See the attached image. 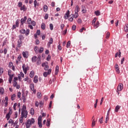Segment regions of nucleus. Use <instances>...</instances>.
Listing matches in <instances>:
<instances>
[{"label":"nucleus","mask_w":128,"mask_h":128,"mask_svg":"<svg viewBox=\"0 0 128 128\" xmlns=\"http://www.w3.org/2000/svg\"><path fill=\"white\" fill-rule=\"evenodd\" d=\"M12 114V109H10V108L9 112L7 114L11 116Z\"/></svg>","instance_id":"nucleus-50"},{"label":"nucleus","mask_w":128,"mask_h":128,"mask_svg":"<svg viewBox=\"0 0 128 128\" xmlns=\"http://www.w3.org/2000/svg\"><path fill=\"white\" fill-rule=\"evenodd\" d=\"M8 124H14V120L12 119H10V120L8 122Z\"/></svg>","instance_id":"nucleus-47"},{"label":"nucleus","mask_w":128,"mask_h":128,"mask_svg":"<svg viewBox=\"0 0 128 128\" xmlns=\"http://www.w3.org/2000/svg\"><path fill=\"white\" fill-rule=\"evenodd\" d=\"M64 24H60V28L62 30H64Z\"/></svg>","instance_id":"nucleus-62"},{"label":"nucleus","mask_w":128,"mask_h":128,"mask_svg":"<svg viewBox=\"0 0 128 128\" xmlns=\"http://www.w3.org/2000/svg\"><path fill=\"white\" fill-rule=\"evenodd\" d=\"M37 98H42V93L41 92H38L37 93Z\"/></svg>","instance_id":"nucleus-29"},{"label":"nucleus","mask_w":128,"mask_h":128,"mask_svg":"<svg viewBox=\"0 0 128 128\" xmlns=\"http://www.w3.org/2000/svg\"><path fill=\"white\" fill-rule=\"evenodd\" d=\"M46 124L47 126H50V122L48 120H47Z\"/></svg>","instance_id":"nucleus-57"},{"label":"nucleus","mask_w":128,"mask_h":128,"mask_svg":"<svg viewBox=\"0 0 128 128\" xmlns=\"http://www.w3.org/2000/svg\"><path fill=\"white\" fill-rule=\"evenodd\" d=\"M6 118H7V120H10V115L9 114H6Z\"/></svg>","instance_id":"nucleus-34"},{"label":"nucleus","mask_w":128,"mask_h":128,"mask_svg":"<svg viewBox=\"0 0 128 128\" xmlns=\"http://www.w3.org/2000/svg\"><path fill=\"white\" fill-rule=\"evenodd\" d=\"M58 70H59V68L58 66H56V70H55V71H56L55 74H58Z\"/></svg>","instance_id":"nucleus-21"},{"label":"nucleus","mask_w":128,"mask_h":128,"mask_svg":"<svg viewBox=\"0 0 128 128\" xmlns=\"http://www.w3.org/2000/svg\"><path fill=\"white\" fill-rule=\"evenodd\" d=\"M22 98L23 100V102H26V96H24V94H22Z\"/></svg>","instance_id":"nucleus-10"},{"label":"nucleus","mask_w":128,"mask_h":128,"mask_svg":"<svg viewBox=\"0 0 128 128\" xmlns=\"http://www.w3.org/2000/svg\"><path fill=\"white\" fill-rule=\"evenodd\" d=\"M54 42V40L52 38H50V42L48 43V46H50V44Z\"/></svg>","instance_id":"nucleus-8"},{"label":"nucleus","mask_w":128,"mask_h":128,"mask_svg":"<svg viewBox=\"0 0 128 128\" xmlns=\"http://www.w3.org/2000/svg\"><path fill=\"white\" fill-rule=\"evenodd\" d=\"M70 41H68V42L66 44V48H70Z\"/></svg>","instance_id":"nucleus-40"},{"label":"nucleus","mask_w":128,"mask_h":128,"mask_svg":"<svg viewBox=\"0 0 128 128\" xmlns=\"http://www.w3.org/2000/svg\"><path fill=\"white\" fill-rule=\"evenodd\" d=\"M50 30H54V25L52 24H50Z\"/></svg>","instance_id":"nucleus-36"},{"label":"nucleus","mask_w":128,"mask_h":128,"mask_svg":"<svg viewBox=\"0 0 128 128\" xmlns=\"http://www.w3.org/2000/svg\"><path fill=\"white\" fill-rule=\"evenodd\" d=\"M20 10H24V12H26V8L24 5H23L22 6H20Z\"/></svg>","instance_id":"nucleus-13"},{"label":"nucleus","mask_w":128,"mask_h":128,"mask_svg":"<svg viewBox=\"0 0 128 128\" xmlns=\"http://www.w3.org/2000/svg\"><path fill=\"white\" fill-rule=\"evenodd\" d=\"M18 48H20V46H22V40H18Z\"/></svg>","instance_id":"nucleus-18"},{"label":"nucleus","mask_w":128,"mask_h":128,"mask_svg":"<svg viewBox=\"0 0 128 128\" xmlns=\"http://www.w3.org/2000/svg\"><path fill=\"white\" fill-rule=\"evenodd\" d=\"M42 52H44V48H42V47H40L38 52H39L40 54H42Z\"/></svg>","instance_id":"nucleus-33"},{"label":"nucleus","mask_w":128,"mask_h":128,"mask_svg":"<svg viewBox=\"0 0 128 128\" xmlns=\"http://www.w3.org/2000/svg\"><path fill=\"white\" fill-rule=\"evenodd\" d=\"M30 122H31V124H32L34 123V118H32L31 120H30Z\"/></svg>","instance_id":"nucleus-52"},{"label":"nucleus","mask_w":128,"mask_h":128,"mask_svg":"<svg viewBox=\"0 0 128 128\" xmlns=\"http://www.w3.org/2000/svg\"><path fill=\"white\" fill-rule=\"evenodd\" d=\"M42 64V61L40 60V58L36 62L37 66H39V64Z\"/></svg>","instance_id":"nucleus-28"},{"label":"nucleus","mask_w":128,"mask_h":128,"mask_svg":"<svg viewBox=\"0 0 128 128\" xmlns=\"http://www.w3.org/2000/svg\"><path fill=\"white\" fill-rule=\"evenodd\" d=\"M70 18H69L70 22H72L74 20V14H72L70 15Z\"/></svg>","instance_id":"nucleus-12"},{"label":"nucleus","mask_w":128,"mask_h":128,"mask_svg":"<svg viewBox=\"0 0 128 128\" xmlns=\"http://www.w3.org/2000/svg\"><path fill=\"white\" fill-rule=\"evenodd\" d=\"M3 72H4V69L0 68V76H2Z\"/></svg>","instance_id":"nucleus-56"},{"label":"nucleus","mask_w":128,"mask_h":128,"mask_svg":"<svg viewBox=\"0 0 128 128\" xmlns=\"http://www.w3.org/2000/svg\"><path fill=\"white\" fill-rule=\"evenodd\" d=\"M123 86H124V84H122V83L119 84L118 86L116 92H122V88H124Z\"/></svg>","instance_id":"nucleus-4"},{"label":"nucleus","mask_w":128,"mask_h":128,"mask_svg":"<svg viewBox=\"0 0 128 128\" xmlns=\"http://www.w3.org/2000/svg\"><path fill=\"white\" fill-rule=\"evenodd\" d=\"M38 82V76H36L34 77V82L35 84H36V82Z\"/></svg>","instance_id":"nucleus-14"},{"label":"nucleus","mask_w":128,"mask_h":128,"mask_svg":"<svg viewBox=\"0 0 128 128\" xmlns=\"http://www.w3.org/2000/svg\"><path fill=\"white\" fill-rule=\"evenodd\" d=\"M4 88H0V94H4Z\"/></svg>","instance_id":"nucleus-41"},{"label":"nucleus","mask_w":128,"mask_h":128,"mask_svg":"<svg viewBox=\"0 0 128 128\" xmlns=\"http://www.w3.org/2000/svg\"><path fill=\"white\" fill-rule=\"evenodd\" d=\"M76 25H73L72 26V30H76Z\"/></svg>","instance_id":"nucleus-54"},{"label":"nucleus","mask_w":128,"mask_h":128,"mask_svg":"<svg viewBox=\"0 0 128 128\" xmlns=\"http://www.w3.org/2000/svg\"><path fill=\"white\" fill-rule=\"evenodd\" d=\"M16 106H18V104L16 103H15L14 104V110H16Z\"/></svg>","instance_id":"nucleus-44"},{"label":"nucleus","mask_w":128,"mask_h":128,"mask_svg":"<svg viewBox=\"0 0 128 128\" xmlns=\"http://www.w3.org/2000/svg\"><path fill=\"white\" fill-rule=\"evenodd\" d=\"M21 28L22 30H20V32L21 34H25L26 36L30 34V30L28 29L26 30L22 29V28Z\"/></svg>","instance_id":"nucleus-1"},{"label":"nucleus","mask_w":128,"mask_h":128,"mask_svg":"<svg viewBox=\"0 0 128 128\" xmlns=\"http://www.w3.org/2000/svg\"><path fill=\"white\" fill-rule=\"evenodd\" d=\"M78 16V12H76L74 14V18H76Z\"/></svg>","instance_id":"nucleus-43"},{"label":"nucleus","mask_w":128,"mask_h":128,"mask_svg":"<svg viewBox=\"0 0 128 128\" xmlns=\"http://www.w3.org/2000/svg\"><path fill=\"white\" fill-rule=\"evenodd\" d=\"M26 20H28V18L25 16L24 18H22L20 20V28H24V22H26Z\"/></svg>","instance_id":"nucleus-2"},{"label":"nucleus","mask_w":128,"mask_h":128,"mask_svg":"<svg viewBox=\"0 0 128 128\" xmlns=\"http://www.w3.org/2000/svg\"><path fill=\"white\" fill-rule=\"evenodd\" d=\"M32 123L30 122V120H28L26 122V128H28L30 126Z\"/></svg>","instance_id":"nucleus-6"},{"label":"nucleus","mask_w":128,"mask_h":128,"mask_svg":"<svg viewBox=\"0 0 128 128\" xmlns=\"http://www.w3.org/2000/svg\"><path fill=\"white\" fill-rule=\"evenodd\" d=\"M41 28L42 30H46V24H44V23L42 24Z\"/></svg>","instance_id":"nucleus-30"},{"label":"nucleus","mask_w":128,"mask_h":128,"mask_svg":"<svg viewBox=\"0 0 128 128\" xmlns=\"http://www.w3.org/2000/svg\"><path fill=\"white\" fill-rule=\"evenodd\" d=\"M108 113L107 114V115H106V121H105L106 124H108Z\"/></svg>","instance_id":"nucleus-35"},{"label":"nucleus","mask_w":128,"mask_h":128,"mask_svg":"<svg viewBox=\"0 0 128 128\" xmlns=\"http://www.w3.org/2000/svg\"><path fill=\"white\" fill-rule=\"evenodd\" d=\"M68 16H70V10H68L65 14V16H64V18L65 20H68Z\"/></svg>","instance_id":"nucleus-7"},{"label":"nucleus","mask_w":128,"mask_h":128,"mask_svg":"<svg viewBox=\"0 0 128 128\" xmlns=\"http://www.w3.org/2000/svg\"><path fill=\"white\" fill-rule=\"evenodd\" d=\"M26 106L24 105H23L22 108V113L21 114H24V112L26 111Z\"/></svg>","instance_id":"nucleus-5"},{"label":"nucleus","mask_w":128,"mask_h":128,"mask_svg":"<svg viewBox=\"0 0 128 128\" xmlns=\"http://www.w3.org/2000/svg\"><path fill=\"white\" fill-rule=\"evenodd\" d=\"M94 14L97 16H100V12L98 10L96 11Z\"/></svg>","instance_id":"nucleus-32"},{"label":"nucleus","mask_w":128,"mask_h":128,"mask_svg":"<svg viewBox=\"0 0 128 128\" xmlns=\"http://www.w3.org/2000/svg\"><path fill=\"white\" fill-rule=\"evenodd\" d=\"M66 32H68V29H66L63 32L62 34L64 36L66 34Z\"/></svg>","instance_id":"nucleus-55"},{"label":"nucleus","mask_w":128,"mask_h":128,"mask_svg":"<svg viewBox=\"0 0 128 128\" xmlns=\"http://www.w3.org/2000/svg\"><path fill=\"white\" fill-rule=\"evenodd\" d=\"M34 71H31L30 74V78H34Z\"/></svg>","instance_id":"nucleus-16"},{"label":"nucleus","mask_w":128,"mask_h":128,"mask_svg":"<svg viewBox=\"0 0 128 128\" xmlns=\"http://www.w3.org/2000/svg\"><path fill=\"white\" fill-rule=\"evenodd\" d=\"M98 26H100V22L98 21L96 23V24L94 26V28H98Z\"/></svg>","instance_id":"nucleus-23"},{"label":"nucleus","mask_w":128,"mask_h":128,"mask_svg":"<svg viewBox=\"0 0 128 128\" xmlns=\"http://www.w3.org/2000/svg\"><path fill=\"white\" fill-rule=\"evenodd\" d=\"M31 24L33 26H36V22L34 20L31 21Z\"/></svg>","instance_id":"nucleus-49"},{"label":"nucleus","mask_w":128,"mask_h":128,"mask_svg":"<svg viewBox=\"0 0 128 128\" xmlns=\"http://www.w3.org/2000/svg\"><path fill=\"white\" fill-rule=\"evenodd\" d=\"M80 12V8L78 7V6H76V9H75V12Z\"/></svg>","instance_id":"nucleus-22"},{"label":"nucleus","mask_w":128,"mask_h":128,"mask_svg":"<svg viewBox=\"0 0 128 128\" xmlns=\"http://www.w3.org/2000/svg\"><path fill=\"white\" fill-rule=\"evenodd\" d=\"M22 114V116L20 118V124H22V122H24V114Z\"/></svg>","instance_id":"nucleus-11"},{"label":"nucleus","mask_w":128,"mask_h":128,"mask_svg":"<svg viewBox=\"0 0 128 128\" xmlns=\"http://www.w3.org/2000/svg\"><path fill=\"white\" fill-rule=\"evenodd\" d=\"M96 124V120H93L92 122V128H94Z\"/></svg>","instance_id":"nucleus-46"},{"label":"nucleus","mask_w":128,"mask_h":128,"mask_svg":"<svg viewBox=\"0 0 128 128\" xmlns=\"http://www.w3.org/2000/svg\"><path fill=\"white\" fill-rule=\"evenodd\" d=\"M30 88L32 90H34V86L32 84H30Z\"/></svg>","instance_id":"nucleus-38"},{"label":"nucleus","mask_w":128,"mask_h":128,"mask_svg":"<svg viewBox=\"0 0 128 128\" xmlns=\"http://www.w3.org/2000/svg\"><path fill=\"white\" fill-rule=\"evenodd\" d=\"M22 68L24 74H26V72H28V66H26V64H24L22 66Z\"/></svg>","instance_id":"nucleus-3"},{"label":"nucleus","mask_w":128,"mask_h":128,"mask_svg":"<svg viewBox=\"0 0 128 128\" xmlns=\"http://www.w3.org/2000/svg\"><path fill=\"white\" fill-rule=\"evenodd\" d=\"M14 116H15V118H18V112H14Z\"/></svg>","instance_id":"nucleus-64"},{"label":"nucleus","mask_w":128,"mask_h":128,"mask_svg":"<svg viewBox=\"0 0 128 128\" xmlns=\"http://www.w3.org/2000/svg\"><path fill=\"white\" fill-rule=\"evenodd\" d=\"M124 32H128V24H126L125 25V26L124 27Z\"/></svg>","instance_id":"nucleus-19"},{"label":"nucleus","mask_w":128,"mask_h":128,"mask_svg":"<svg viewBox=\"0 0 128 128\" xmlns=\"http://www.w3.org/2000/svg\"><path fill=\"white\" fill-rule=\"evenodd\" d=\"M38 125L39 128H42V122H38Z\"/></svg>","instance_id":"nucleus-37"},{"label":"nucleus","mask_w":128,"mask_h":128,"mask_svg":"<svg viewBox=\"0 0 128 128\" xmlns=\"http://www.w3.org/2000/svg\"><path fill=\"white\" fill-rule=\"evenodd\" d=\"M40 104V103L36 101L35 102V106H38V105Z\"/></svg>","instance_id":"nucleus-60"},{"label":"nucleus","mask_w":128,"mask_h":128,"mask_svg":"<svg viewBox=\"0 0 128 128\" xmlns=\"http://www.w3.org/2000/svg\"><path fill=\"white\" fill-rule=\"evenodd\" d=\"M42 116H39L38 118V122H42Z\"/></svg>","instance_id":"nucleus-59"},{"label":"nucleus","mask_w":128,"mask_h":128,"mask_svg":"<svg viewBox=\"0 0 128 128\" xmlns=\"http://www.w3.org/2000/svg\"><path fill=\"white\" fill-rule=\"evenodd\" d=\"M21 94H22L20 92H18L17 96L18 98H20Z\"/></svg>","instance_id":"nucleus-51"},{"label":"nucleus","mask_w":128,"mask_h":128,"mask_svg":"<svg viewBox=\"0 0 128 128\" xmlns=\"http://www.w3.org/2000/svg\"><path fill=\"white\" fill-rule=\"evenodd\" d=\"M48 14H46L44 16V19L45 20H48Z\"/></svg>","instance_id":"nucleus-61"},{"label":"nucleus","mask_w":128,"mask_h":128,"mask_svg":"<svg viewBox=\"0 0 128 128\" xmlns=\"http://www.w3.org/2000/svg\"><path fill=\"white\" fill-rule=\"evenodd\" d=\"M36 6H38V3L36 0H35L34 1V8H36Z\"/></svg>","instance_id":"nucleus-27"},{"label":"nucleus","mask_w":128,"mask_h":128,"mask_svg":"<svg viewBox=\"0 0 128 128\" xmlns=\"http://www.w3.org/2000/svg\"><path fill=\"white\" fill-rule=\"evenodd\" d=\"M22 54L24 56V58H28V52H22Z\"/></svg>","instance_id":"nucleus-9"},{"label":"nucleus","mask_w":128,"mask_h":128,"mask_svg":"<svg viewBox=\"0 0 128 128\" xmlns=\"http://www.w3.org/2000/svg\"><path fill=\"white\" fill-rule=\"evenodd\" d=\"M8 76H14L13 74L12 75V70H8Z\"/></svg>","instance_id":"nucleus-42"},{"label":"nucleus","mask_w":128,"mask_h":128,"mask_svg":"<svg viewBox=\"0 0 128 128\" xmlns=\"http://www.w3.org/2000/svg\"><path fill=\"white\" fill-rule=\"evenodd\" d=\"M45 70H48V66L46 65L44 67Z\"/></svg>","instance_id":"nucleus-63"},{"label":"nucleus","mask_w":128,"mask_h":128,"mask_svg":"<svg viewBox=\"0 0 128 128\" xmlns=\"http://www.w3.org/2000/svg\"><path fill=\"white\" fill-rule=\"evenodd\" d=\"M16 94H13L12 96H11V100H16Z\"/></svg>","instance_id":"nucleus-26"},{"label":"nucleus","mask_w":128,"mask_h":128,"mask_svg":"<svg viewBox=\"0 0 128 128\" xmlns=\"http://www.w3.org/2000/svg\"><path fill=\"white\" fill-rule=\"evenodd\" d=\"M44 12H46L48 10V6H46V5H44Z\"/></svg>","instance_id":"nucleus-39"},{"label":"nucleus","mask_w":128,"mask_h":128,"mask_svg":"<svg viewBox=\"0 0 128 128\" xmlns=\"http://www.w3.org/2000/svg\"><path fill=\"white\" fill-rule=\"evenodd\" d=\"M18 6L19 8H21V6H22V2H18Z\"/></svg>","instance_id":"nucleus-48"},{"label":"nucleus","mask_w":128,"mask_h":128,"mask_svg":"<svg viewBox=\"0 0 128 128\" xmlns=\"http://www.w3.org/2000/svg\"><path fill=\"white\" fill-rule=\"evenodd\" d=\"M48 72H44L43 74L45 78H46V76H48Z\"/></svg>","instance_id":"nucleus-45"},{"label":"nucleus","mask_w":128,"mask_h":128,"mask_svg":"<svg viewBox=\"0 0 128 128\" xmlns=\"http://www.w3.org/2000/svg\"><path fill=\"white\" fill-rule=\"evenodd\" d=\"M96 22V18H94L92 21V24H95Z\"/></svg>","instance_id":"nucleus-58"},{"label":"nucleus","mask_w":128,"mask_h":128,"mask_svg":"<svg viewBox=\"0 0 128 128\" xmlns=\"http://www.w3.org/2000/svg\"><path fill=\"white\" fill-rule=\"evenodd\" d=\"M110 32H108L106 34V38H110Z\"/></svg>","instance_id":"nucleus-53"},{"label":"nucleus","mask_w":128,"mask_h":128,"mask_svg":"<svg viewBox=\"0 0 128 128\" xmlns=\"http://www.w3.org/2000/svg\"><path fill=\"white\" fill-rule=\"evenodd\" d=\"M120 106L118 105H117L115 108L116 112H118V110H120Z\"/></svg>","instance_id":"nucleus-17"},{"label":"nucleus","mask_w":128,"mask_h":128,"mask_svg":"<svg viewBox=\"0 0 128 128\" xmlns=\"http://www.w3.org/2000/svg\"><path fill=\"white\" fill-rule=\"evenodd\" d=\"M38 47L37 46H36L34 48V50L35 51L36 53V54L37 52H38Z\"/></svg>","instance_id":"nucleus-31"},{"label":"nucleus","mask_w":128,"mask_h":128,"mask_svg":"<svg viewBox=\"0 0 128 128\" xmlns=\"http://www.w3.org/2000/svg\"><path fill=\"white\" fill-rule=\"evenodd\" d=\"M10 78H9V82L10 84H12V78H14V75H12L11 76H9Z\"/></svg>","instance_id":"nucleus-25"},{"label":"nucleus","mask_w":128,"mask_h":128,"mask_svg":"<svg viewBox=\"0 0 128 128\" xmlns=\"http://www.w3.org/2000/svg\"><path fill=\"white\" fill-rule=\"evenodd\" d=\"M30 114L32 116H34V108H32L30 109Z\"/></svg>","instance_id":"nucleus-24"},{"label":"nucleus","mask_w":128,"mask_h":128,"mask_svg":"<svg viewBox=\"0 0 128 128\" xmlns=\"http://www.w3.org/2000/svg\"><path fill=\"white\" fill-rule=\"evenodd\" d=\"M32 62H36V56H34L32 58Z\"/></svg>","instance_id":"nucleus-15"},{"label":"nucleus","mask_w":128,"mask_h":128,"mask_svg":"<svg viewBox=\"0 0 128 128\" xmlns=\"http://www.w3.org/2000/svg\"><path fill=\"white\" fill-rule=\"evenodd\" d=\"M24 118H28V110L24 112Z\"/></svg>","instance_id":"nucleus-20"}]
</instances>
